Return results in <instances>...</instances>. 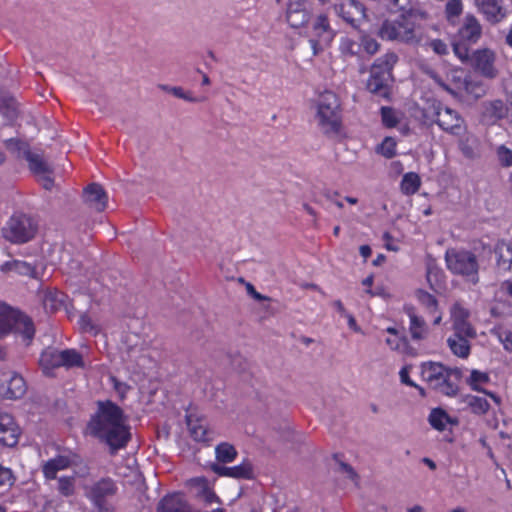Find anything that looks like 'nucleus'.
<instances>
[{
  "label": "nucleus",
  "mask_w": 512,
  "mask_h": 512,
  "mask_svg": "<svg viewBox=\"0 0 512 512\" xmlns=\"http://www.w3.org/2000/svg\"><path fill=\"white\" fill-rule=\"evenodd\" d=\"M406 313L410 317V332L411 336L414 340H421L424 338L425 332H426V323L421 318L418 317L415 312L414 308L411 306H406L405 308Z\"/></svg>",
  "instance_id": "nucleus-27"
},
{
  "label": "nucleus",
  "mask_w": 512,
  "mask_h": 512,
  "mask_svg": "<svg viewBox=\"0 0 512 512\" xmlns=\"http://www.w3.org/2000/svg\"><path fill=\"white\" fill-rule=\"evenodd\" d=\"M39 365L46 376L54 377V370L61 367V350L51 347L45 349L40 356Z\"/></svg>",
  "instance_id": "nucleus-19"
},
{
  "label": "nucleus",
  "mask_w": 512,
  "mask_h": 512,
  "mask_svg": "<svg viewBox=\"0 0 512 512\" xmlns=\"http://www.w3.org/2000/svg\"><path fill=\"white\" fill-rule=\"evenodd\" d=\"M163 89L167 90L168 92L173 94L175 97L184 99V100H186L188 102L197 103V102H202V101L205 100L204 97H201V98L193 97L190 92L184 91L183 88H181V87H166V86H163Z\"/></svg>",
  "instance_id": "nucleus-45"
},
{
  "label": "nucleus",
  "mask_w": 512,
  "mask_h": 512,
  "mask_svg": "<svg viewBox=\"0 0 512 512\" xmlns=\"http://www.w3.org/2000/svg\"><path fill=\"white\" fill-rule=\"evenodd\" d=\"M50 175L51 174L39 175L41 177L40 178L41 184H42L43 188L46 190H51L54 186V180Z\"/></svg>",
  "instance_id": "nucleus-62"
},
{
  "label": "nucleus",
  "mask_w": 512,
  "mask_h": 512,
  "mask_svg": "<svg viewBox=\"0 0 512 512\" xmlns=\"http://www.w3.org/2000/svg\"><path fill=\"white\" fill-rule=\"evenodd\" d=\"M499 271L512 272V244L499 241L495 247Z\"/></svg>",
  "instance_id": "nucleus-23"
},
{
  "label": "nucleus",
  "mask_w": 512,
  "mask_h": 512,
  "mask_svg": "<svg viewBox=\"0 0 512 512\" xmlns=\"http://www.w3.org/2000/svg\"><path fill=\"white\" fill-rule=\"evenodd\" d=\"M210 468L215 474L219 476L247 480L254 478V469L249 461H244L240 465L234 467H226L220 463H213L211 464Z\"/></svg>",
  "instance_id": "nucleus-12"
},
{
  "label": "nucleus",
  "mask_w": 512,
  "mask_h": 512,
  "mask_svg": "<svg viewBox=\"0 0 512 512\" xmlns=\"http://www.w3.org/2000/svg\"><path fill=\"white\" fill-rule=\"evenodd\" d=\"M470 43L464 42L462 40H458L453 43V51L455 55L463 62V63H470L471 57L469 55V48L468 45Z\"/></svg>",
  "instance_id": "nucleus-41"
},
{
  "label": "nucleus",
  "mask_w": 512,
  "mask_h": 512,
  "mask_svg": "<svg viewBox=\"0 0 512 512\" xmlns=\"http://www.w3.org/2000/svg\"><path fill=\"white\" fill-rule=\"evenodd\" d=\"M428 421L434 429L438 431H444L446 428V424L450 423L451 419L443 409L434 408L430 412Z\"/></svg>",
  "instance_id": "nucleus-34"
},
{
  "label": "nucleus",
  "mask_w": 512,
  "mask_h": 512,
  "mask_svg": "<svg viewBox=\"0 0 512 512\" xmlns=\"http://www.w3.org/2000/svg\"><path fill=\"white\" fill-rule=\"evenodd\" d=\"M19 428L11 415L0 414V443L4 446L13 447L18 442Z\"/></svg>",
  "instance_id": "nucleus-14"
},
{
  "label": "nucleus",
  "mask_w": 512,
  "mask_h": 512,
  "mask_svg": "<svg viewBox=\"0 0 512 512\" xmlns=\"http://www.w3.org/2000/svg\"><path fill=\"white\" fill-rule=\"evenodd\" d=\"M446 373V366L439 362H426L421 365L422 378L434 390L441 377Z\"/></svg>",
  "instance_id": "nucleus-20"
},
{
  "label": "nucleus",
  "mask_w": 512,
  "mask_h": 512,
  "mask_svg": "<svg viewBox=\"0 0 512 512\" xmlns=\"http://www.w3.org/2000/svg\"><path fill=\"white\" fill-rule=\"evenodd\" d=\"M188 426L190 428L192 437L196 441H207L208 440L206 437L207 430L204 426H202L200 424L193 425L190 421H188Z\"/></svg>",
  "instance_id": "nucleus-53"
},
{
  "label": "nucleus",
  "mask_w": 512,
  "mask_h": 512,
  "mask_svg": "<svg viewBox=\"0 0 512 512\" xmlns=\"http://www.w3.org/2000/svg\"><path fill=\"white\" fill-rule=\"evenodd\" d=\"M156 512H192V510L180 493H173L166 495L158 502Z\"/></svg>",
  "instance_id": "nucleus-17"
},
{
  "label": "nucleus",
  "mask_w": 512,
  "mask_h": 512,
  "mask_svg": "<svg viewBox=\"0 0 512 512\" xmlns=\"http://www.w3.org/2000/svg\"><path fill=\"white\" fill-rule=\"evenodd\" d=\"M246 291L253 299L257 301H270L271 298L257 292L255 287L251 283H246Z\"/></svg>",
  "instance_id": "nucleus-58"
},
{
  "label": "nucleus",
  "mask_w": 512,
  "mask_h": 512,
  "mask_svg": "<svg viewBox=\"0 0 512 512\" xmlns=\"http://www.w3.org/2000/svg\"><path fill=\"white\" fill-rule=\"evenodd\" d=\"M494 53L489 49L476 50L471 56L470 64L487 78H495L497 71L493 66Z\"/></svg>",
  "instance_id": "nucleus-10"
},
{
  "label": "nucleus",
  "mask_w": 512,
  "mask_h": 512,
  "mask_svg": "<svg viewBox=\"0 0 512 512\" xmlns=\"http://www.w3.org/2000/svg\"><path fill=\"white\" fill-rule=\"evenodd\" d=\"M6 376H8V379L0 381V394L7 399L21 398L26 392V384L23 377L11 371Z\"/></svg>",
  "instance_id": "nucleus-11"
},
{
  "label": "nucleus",
  "mask_w": 512,
  "mask_h": 512,
  "mask_svg": "<svg viewBox=\"0 0 512 512\" xmlns=\"http://www.w3.org/2000/svg\"><path fill=\"white\" fill-rule=\"evenodd\" d=\"M334 12L353 28L366 19V8L359 0H335Z\"/></svg>",
  "instance_id": "nucleus-7"
},
{
  "label": "nucleus",
  "mask_w": 512,
  "mask_h": 512,
  "mask_svg": "<svg viewBox=\"0 0 512 512\" xmlns=\"http://www.w3.org/2000/svg\"><path fill=\"white\" fill-rule=\"evenodd\" d=\"M14 481L11 469L0 464V486L12 485Z\"/></svg>",
  "instance_id": "nucleus-55"
},
{
  "label": "nucleus",
  "mask_w": 512,
  "mask_h": 512,
  "mask_svg": "<svg viewBox=\"0 0 512 512\" xmlns=\"http://www.w3.org/2000/svg\"><path fill=\"white\" fill-rule=\"evenodd\" d=\"M311 17L310 4L305 0H288L286 20L292 28H300L308 23Z\"/></svg>",
  "instance_id": "nucleus-9"
},
{
  "label": "nucleus",
  "mask_w": 512,
  "mask_h": 512,
  "mask_svg": "<svg viewBox=\"0 0 512 512\" xmlns=\"http://www.w3.org/2000/svg\"><path fill=\"white\" fill-rule=\"evenodd\" d=\"M61 367L67 369L77 367H84V360L82 355L75 349L61 350Z\"/></svg>",
  "instance_id": "nucleus-31"
},
{
  "label": "nucleus",
  "mask_w": 512,
  "mask_h": 512,
  "mask_svg": "<svg viewBox=\"0 0 512 512\" xmlns=\"http://www.w3.org/2000/svg\"><path fill=\"white\" fill-rule=\"evenodd\" d=\"M489 380V375L487 373L481 372L479 370H472L470 377L467 379V384L474 391L484 392L485 389L480 388L479 384H486L489 382Z\"/></svg>",
  "instance_id": "nucleus-38"
},
{
  "label": "nucleus",
  "mask_w": 512,
  "mask_h": 512,
  "mask_svg": "<svg viewBox=\"0 0 512 512\" xmlns=\"http://www.w3.org/2000/svg\"><path fill=\"white\" fill-rule=\"evenodd\" d=\"M500 340L504 345L505 350L512 351V332L506 331L504 334H501Z\"/></svg>",
  "instance_id": "nucleus-60"
},
{
  "label": "nucleus",
  "mask_w": 512,
  "mask_h": 512,
  "mask_svg": "<svg viewBox=\"0 0 512 512\" xmlns=\"http://www.w3.org/2000/svg\"><path fill=\"white\" fill-rule=\"evenodd\" d=\"M338 464L340 472L346 473L348 478H350L352 481H356L358 479V474L350 464L342 461H338Z\"/></svg>",
  "instance_id": "nucleus-57"
},
{
  "label": "nucleus",
  "mask_w": 512,
  "mask_h": 512,
  "mask_svg": "<svg viewBox=\"0 0 512 512\" xmlns=\"http://www.w3.org/2000/svg\"><path fill=\"white\" fill-rule=\"evenodd\" d=\"M448 346L451 352L460 357L467 358L470 354V344L469 339L459 337V336H451L447 340Z\"/></svg>",
  "instance_id": "nucleus-28"
},
{
  "label": "nucleus",
  "mask_w": 512,
  "mask_h": 512,
  "mask_svg": "<svg viewBox=\"0 0 512 512\" xmlns=\"http://www.w3.org/2000/svg\"><path fill=\"white\" fill-rule=\"evenodd\" d=\"M464 89L468 94H472L476 99L482 97L485 94V90L480 82L465 80Z\"/></svg>",
  "instance_id": "nucleus-50"
},
{
  "label": "nucleus",
  "mask_w": 512,
  "mask_h": 512,
  "mask_svg": "<svg viewBox=\"0 0 512 512\" xmlns=\"http://www.w3.org/2000/svg\"><path fill=\"white\" fill-rule=\"evenodd\" d=\"M70 465V460L66 456H58L49 460L43 468L46 478L54 479L58 470L64 469Z\"/></svg>",
  "instance_id": "nucleus-32"
},
{
  "label": "nucleus",
  "mask_w": 512,
  "mask_h": 512,
  "mask_svg": "<svg viewBox=\"0 0 512 512\" xmlns=\"http://www.w3.org/2000/svg\"><path fill=\"white\" fill-rule=\"evenodd\" d=\"M340 52L343 56H355L358 54L359 45L350 38H343L340 43Z\"/></svg>",
  "instance_id": "nucleus-46"
},
{
  "label": "nucleus",
  "mask_w": 512,
  "mask_h": 512,
  "mask_svg": "<svg viewBox=\"0 0 512 512\" xmlns=\"http://www.w3.org/2000/svg\"><path fill=\"white\" fill-rule=\"evenodd\" d=\"M85 496L93 503L99 511H109V504L118 491L116 482L110 477H104L100 480L86 485L84 487Z\"/></svg>",
  "instance_id": "nucleus-6"
},
{
  "label": "nucleus",
  "mask_w": 512,
  "mask_h": 512,
  "mask_svg": "<svg viewBox=\"0 0 512 512\" xmlns=\"http://www.w3.org/2000/svg\"><path fill=\"white\" fill-rule=\"evenodd\" d=\"M84 202L97 212H102L107 207L108 195L98 183L89 184L83 191Z\"/></svg>",
  "instance_id": "nucleus-13"
},
{
  "label": "nucleus",
  "mask_w": 512,
  "mask_h": 512,
  "mask_svg": "<svg viewBox=\"0 0 512 512\" xmlns=\"http://www.w3.org/2000/svg\"><path fill=\"white\" fill-rule=\"evenodd\" d=\"M4 145L8 151L18 158L25 159L27 151H31L29 144L18 138L7 139L4 141Z\"/></svg>",
  "instance_id": "nucleus-36"
},
{
  "label": "nucleus",
  "mask_w": 512,
  "mask_h": 512,
  "mask_svg": "<svg viewBox=\"0 0 512 512\" xmlns=\"http://www.w3.org/2000/svg\"><path fill=\"white\" fill-rule=\"evenodd\" d=\"M0 113L9 123H13L19 115L18 103L9 92L0 89Z\"/></svg>",
  "instance_id": "nucleus-21"
},
{
  "label": "nucleus",
  "mask_w": 512,
  "mask_h": 512,
  "mask_svg": "<svg viewBox=\"0 0 512 512\" xmlns=\"http://www.w3.org/2000/svg\"><path fill=\"white\" fill-rule=\"evenodd\" d=\"M463 11L461 0H449L446 3L445 13L448 21L452 22L453 18L458 17Z\"/></svg>",
  "instance_id": "nucleus-43"
},
{
  "label": "nucleus",
  "mask_w": 512,
  "mask_h": 512,
  "mask_svg": "<svg viewBox=\"0 0 512 512\" xmlns=\"http://www.w3.org/2000/svg\"><path fill=\"white\" fill-rule=\"evenodd\" d=\"M390 77L379 74L378 72L370 71V78L367 81V90L377 96L387 97L389 93L388 81Z\"/></svg>",
  "instance_id": "nucleus-24"
},
{
  "label": "nucleus",
  "mask_w": 512,
  "mask_h": 512,
  "mask_svg": "<svg viewBox=\"0 0 512 512\" xmlns=\"http://www.w3.org/2000/svg\"><path fill=\"white\" fill-rule=\"evenodd\" d=\"M329 28V21L326 15L320 14L313 23V30L317 35H321Z\"/></svg>",
  "instance_id": "nucleus-54"
},
{
  "label": "nucleus",
  "mask_w": 512,
  "mask_h": 512,
  "mask_svg": "<svg viewBox=\"0 0 512 512\" xmlns=\"http://www.w3.org/2000/svg\"><path fill=\"white\" fill-rule=\"evenodd\" d=\"M381 117H382L383 124L388 128L395 127L396 124L398 123L396 113H395L394 109L391 107H382L381 108Z\"/></svg>",
  "instance_id": "nucleus-49"
},
{
  "label": "nucleus",
  "mask_w": 512,
  "mask_h": 512,
  "mask_svg": "<svg viewBox=\"0 0 512 512\" xmlns=\"http://www.w3.org/2000/svg\"><path fill=\"white\" fill-rule=\"evenodd\" d=\"M453 336H459L467 339L476 337V331L469 322L453 325Z\"/></svg>",
  "instance_id": "nucleus-42"
},
{
  "label": "nucleus",
  "mask_w": 512,
  "mask_h": 512,
  "mask_svg": "<svg viewBox=\"0 0 512 512\" xmlns=\"http://www.w3.org/2000/svg\"><path fill=\"white\" fill-rule=\"evenodd\" d=\"M433 109L436 116L435 122L441 129L454 135L461 133L464 120L457 111L444 107L441 103L434 105Z\"/></svg>",
  "instance_id": "nucleus-8"
},
{
  "label": "nucleus",
  "mask_w": 512,
  "mask_h": 512,
  "mask_svg": "<svg viewBox=\"0 0 512 512\" xmlns=\"http://www.w3.org/2000/svg\"><path fill=\"white\" fill-rule=\"evenodd\" d=\"M38 230L37 221L26 214H15L3 228V236L12 243H25L34 238Z\"/></svg>",
  "instance_id": "nucleus-5"
},
{
  "label": "nucleus",
  "mask_w": 512,
  "mask_h": 512,
  "mask_svg": "<svg viewBox=\"0 0 512 512\" xmlns=\"http://www.w3.org/2000/svg\"><path fill=\"white\" fill-rule=\"evenodd\" d=\"M421 186V179L417 173H406L400 183L401 192L404 195L410 196L418 192Z\"/></svg>",
  "instance_id": "nucleus-30"
},
{
  "label": "nucleus",
  "mask_w": 512,
  "mask_h": 512,
  "mask_svg": "<svg viewBox=\"0 0 512 512\" xmlns=\"http://www.w3.org/2000/svg\"><path fill=\"white\" fill-rule=\"evenodd\" d=\"M397 60H398V56L395 53H393V52L386 53L385 55L377 58L374 61L373 65L371 66L370 71L378 72L381 75L391 78L392 69H393V66L396 64Z\"/></svg>",
  "instance_id": "nucleus-26"
},
{
  "label": "nucleus",
  "mask_w": 512,
  "mask_h": 512,
  "mask_svg": "<svg viewBox=\"0 0 512 512\" xmlns=\"http://www.w3.org/2000/svg\"><path fill=\"white\" fill-rule=\"evenodd\" d=\"M475 5L482 12L486 20L492 24L499 23L506 16V11L499 0H474Z\"/></svg>",
  "instance_id": "nucleus-16"
},
{
  "label": "nucleus",
  "mask_w": 512,
  "mask_h": 512,
  "mask_svg": "<svg viewBox=\"0 0 512 512\" xmlns=\"http://www.w3.org/2000/svg\"><path fill=\"white\" fill-rule=\"evenodd\" d=\"M434 390L445 396L453 397L457 395L459 385L451 378V376H449V374L444 373Z\"/></svg>",
  "instance_id": "nucleus-33"
},
{
  "label": "nucleus",
  "mask_w": 512,
  "mask_h": 512,
  "mask_svg": "<svg viewBox=\"0 0 512 512\" xmlns=\"http://www.w3.org/2000/svg\"><path fill=\"white\" fill-rule=\"evenodd\" d=\"M497 156L500 164L504 167L512 166V151L504 145L497 149Z\"/></svg>",
  "instance_id": "nucleus-51"
},
{
  "label": "nucleus",
  "mask_w": 512,
  "mask_h": 512,
  "mask_svg": "<svg viewBox=\"0 0 512 512\" xmlns=\"http://www.w3.org/2000/svg\"><path fill=\"white\" fill-rule=\"evenodd\" d=\"M88 428L94 437L109 446L111 454L125 448L131 439L127 416L110 400L97 402V411L91 417Z\"/></svg>",
  "instance_id": "nucleus-1"
},
{
  "label": "nucleus",
  "mask_w": 512,
  "mask_h": 512,
  "mask_svg": "<svg viewBox=\"0 0 512 512\" xmlns=\"http://www.w3.org/2000/svg\"><path fill=\"white\" fill-rule=\"evenodd\" d=\"M401 28H403L402 24L385 20L378 31V35L382 39L396 40L400 37Z\"/></svg>",
  "instance_id": "nucleus-35"
},
{
  "label": "nucleus",
  "mask_w": 512,
  "mask_h": 512,
  "mask_svg": "<svg viewBox=\"0 0 512 512\" xmlns=\"http://www.w3.org/2000/svg\"><path fill=\"white\" fill-rule=\"evenodd\" d=\"M482 116L490 123H496L508 116L509 108L500 99L485 101L482 103Z\"/></svg>",
  "instance_id": "nucleus-18"
},
{
  "label": "nucleus",
  "mask_w": 512,
  "mask_h": 512,
  "mask_svg": "<svg viewBox=\"0 0 512 512\" xmlns=\"http://www.w3.org/2000/svg\"><path fill=\"white\" fill-rule=\"evenodd\" d=\"M416 296L420 303L426 306L428 309L435 310L437 308L438 302L436 298L430 293L419 289L416 292Z\"/></svg>",
  "instance_id": "nucleus-48"
},
{
  "label": "nucleus",
  "mask_w": 512,
  "mask_h": 512,
  "mask_svg": "<svg viewBox=\"0 0 512 512\" xmlns=\"http://www.w3.org/2000/svg\"><path fill=\"white\" fill-rule=\"evenodd\" d=\"M11 332L21 334L26 340L31 341L35 329L28 316L0 302V337Z\"/></svg>",
  "instance_id": "nucleus-3"
},
{
  "label": "nucleus",
  "mask_w": 512,
  "mask_h": 512,
  "mask_svg": "<svg viewBox=\"0 0 512 512\" xmlns=\"http://www.w3.org/2000/svg\"><path fill=\"white\" fill-rule=\"evenodd\" d=\"M462 401L470 408L471 412L476 415H484L490 409L489 402L483 397L465 395Z\"/></svg>",
  "instance_id": "nucleus-29"
},
{
  "label": "nucleus",
  "mask_w": 512,
  "mask_h": 512,
  "mask_svg": "<svg viewBox=\"0 0 512 512\" xmlns=\"http://www.w3.org/2000/svg\"><path fill=\"white\" fill-rule=\"evenodd\" d=\"M317 117L322 132L329 138H338L342 130L340 103L335 93L325 91L319 96Z\"/></svg>",
  "instance_id": "nucleus-2"
},
{
  "label": "nucleus",
  "mask_w": 512,
  "mask_h": 512,
  "mask_svg": "<svg viewBox=\"0 0 512 512\" xmlns=\"http://www.w3.org/2000/svg\"><path fill=\"white\" fill-rule=\"evenodd\" d=\"M469 315V311L460 304L456 303L453 305L451 310L453 325L468 322Z\"/></svg>",
  "instance_id": "nucleus-44"
},
{
  "label": "nucleus",
  "mask_w": 512,
  "mask_h": 512,
  "mask_svg": "<svg viewBox=\"0 0 512 512\" xmlns=\"http://www.w3.org/2000/svg\"><path fill=\"white\" fill-rule=\"evenodd\" d=\"M446 373L449 374V376H451V378L457 384L460 382V380L462 379V376H463L462 370L458 367H455V368L446 367Z\"/></svg>",
  "instance_id": "nucleus-61"
},
{
  "label": "nucleus",
  "mask_w": 512,
  "mask_h": 512,
  "mask_svg": "<svg viewBox=\"0 0 512 512\" xmlns=\"http://www.w3.org/2000/svg\"><path fill=\"white\" fill-rule=\"evenodd\" d=\"M25 160L29 169L35 175L52 174V166L45 160L43 153L27 151Z\"/></svg>",
  "instance_id": "nucleus-22"
},
{
  "label": "nucleus",
  "mask_w": 512,
  "mask_h": 512,
  "mask_svg": "<svg viewBox=\"0 0 512 512\" xmlns=\"http://www.w3.org/2000/svg\"><path fill=\"white\" fill-rule=\"evenodd\" d=\"M189 483L192 486H195V487L199 488L200 489V493H202L205 489H207L209 487L208 486V481L204 477L192 478V479L189 480Z\"/></svg>",
  "instance_id": "nucleus-59"
},
{
  "label": "nucleus",
  "mask_w": 512,
  "mask_h": 512,
  "mask_svg": "<svg viewBox=\"0 0 512 512\" xmlns=\"http://www.w3.org/2000/svg\"><path fill=\"white\" fill-rule=\"evenodd\" d=\"M361 45L363 46L364 50L370 55H374L375 53H377L380 47V44L369 35H363L361 37Z\"/></svg>",
  "instance_id": "nucleus-52"
},
{
  "label": "nucleus",
  "mask_w": 512,
  "mask_h": 512,
  "mask_svg": "<svg viewBox=\"0 0 512 512\" xmlns=\"http://www.w3.org/2000/svg\"><path fill=\"white\" fill-rule=\"evenodd\" d=\"M216 459L219 463H229L232 462L236 456L237 451L233 445L223 442L216 446L215 448Z\"/></svg>",
  "instance_id": "nucleus-37"
},
{
  "label": "nucleus",
  "mask_w": 512,
  "mask_h": 512,
  "mask_svg": "<svg viewBox=\"0 0 512 512\" xmlns=\"http://www.w3.org/2000/svg\"><path fill=\"white\" fill-rule=\"evenodd\" d=\"M58 491L63 496H71L74 494L75 486H74V478L73 477H63L58 480Z\"/></svg>",
  "instance_id": "nucleus-47"
},
{
  "label": "nucleus",
  "mask_w": 512,
  "mask_h": 512,
  "mask_svg": "<svg viewBox=\"0 0 512 512\" xmlns=\"http://www.w3.org/2000/svg\"><path fill=\"white\" fill-rule=\"evenodd\" d=\"M481 34L482 27L477 18L472 14H467L458 30L459 39L474 44L479 40Z\"/></svg>",
  "instance_id": "nucleus-15"
},
{
  "label": "nucleus",
  "mask_w": 512,
  "mask_h": 512,
  "mask_svg": "<svg viewBox=\"0 0 512 512\" xmlns=\"http://www.w3.org/2000/svg\"><path fill=\"white\" fill-rule=\"evenodd\" d=\"M377 153L387 159L393 158L396 154V142L392 137H386L376 148Z\"/></svg>",
  "instance_id": "nucleus-40"
},
{
  "label": "nucleus",
  "mask_w": 512,
  "mask_h": 512,
  "mask_svg": "<svg viewBox=\"0 0 512 512\" xmlns=\"http://www.w3.org/2000/svg\"><path fill=\"white\" fill-rule=\"evenodd\" d=\"M4 267L22 275L34 276L35 274V267L24 261L14 260L12 262H7Z\"/></svg>",
  "instance_id": "nucleus-39"
},
{
  "label": "nucleus",
  "mask_w": 512,
  "mask_h": 512,
  "mask_svg": "<svg viewBox=\"0 0 512 512\" xmlns=\"http://www.w3.org/2000/svg\"><path fill=\"white\" fill-rule=\"evenodd\" d=\"M202 497L207 503H212L216 500H218V497L216 494L208 487L201 493Z\"/></svg>",
  "instance_id": "nucleus-64"
},
{
  "label": "nucleus",
  "mask_w": 512,
  "mask_h": 512,
  "mask_svg": "<svg viewBox=\"0 0 512 512\" xmlns=\"http://www.w3.org/2000/svg\"><path fill=\"white\" fill-rule=\"evenodd\" d=\"M430 47L438 55H446L448 53V47L445 42L440 39H435L430 42Z\"/></svg>",
  "instance_id": "nucleus-56"
},
{
  "label": "nucleus",
  "mask_w": 512,
  "mask_h": 512,
  "mask_svg": "<svg viewBox=\"0 0 512 512\" xmlns=\"http://www.w3.org/2000/svg\"><path fill=\"white\" fill-rule=\"evenodd\" d=\"M66 295L58 290H47L42 297L43 307L46 312L54 313L65 304Z\"/></svg>",
  "instance_id": "nucleus-25"
},
{
  "label": "nucleus",
  "mask_w": 512,
  "mask_h": 512,
  "mask_svg": "<svg viewBox=\"0 0 512 512\" xmlns=\"http://www.w3.org/2000/svg\"><path fill=\"white\" fill-rule=\"evenodd\" d=\"M79 323L84 331H91L93 329L91 319L86 314L81 315Z\"/></svg>",
  "instance_id": "nucleus-63"
},
{
  "label": "nucleus",
  "mask_w": 512,
  "mask_h": 512,
  "mask_svg": "<svg viewBox=\"0 0 512 512\" xmlns=\"http://www.w3.org/2000/svg\"><path fill=\"white\" fill-rule=\"evenodd\" d=\"M447 268L456 275L466 277L471 283L477 284L478 277V261L476 256L466 250L448 249L445 254Z\"/></svg>",
  "instance_id": "nucleus-4"
}]
</instances>
